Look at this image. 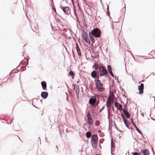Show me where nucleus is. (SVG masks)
<instances>
[{
  "instance_id": "obj_29",
  "label": "nucleus",
  "mask_w": 155,
  "mask_h": 155,
  "mask_svg": "<svg viewBox=\"0 0 155 155\" xmlns=\"http://www.w3.org/2000/svg\"><path fill=\"white\" fill-rule=\"evenodd\" d=\"M108 101H107V102L106 103V105L107 107L109 108H107V109H109V110L110 109V105L108 103Z\"/></svg>"
},
{
  "instance_id": "obj_33",
  "label": "nucleus",
  "mask_w": 155,
  "mask_h": 155,
  "mask_svg": "<svg viewBox=\"0 0 155 155\" xmlns=\"http://www.w3.org/2000/svg\"><path fill=\"white\" fill-rule=\"evenodd\" d=\"M107 113L108 114V118L110 119V113L109 111V109H107Z\"/></svg>"
},
{
  "instance_id": "obj_9",
  "label": "nucleus",
  "mask_w": 155,
  "mask_h": 155,
  "mask_svg": "<svg viewBox=\"0 0 155 155\" xmlns=\"http://www.w3.org/2000/svg\"><path fill=\"white\" fill-rule=\"evenodd\" d=\"M131 122L132 123L133 125V126L135 128L136 130L140 134L141 136H142L143 137H144V136L143 135V134L142 133L140 130L136 126L135 124L133 122V119H132L131 120Z\"/></svg>"
},
{
  "instance_id": "obj_28",
  "label": "nucleus",
  "mask_w": 155,
  "mask_h": 155,
  "mask_svg": "<svg viewBox=\"0 0 155 155\" xmlns=\"http://www.w3.org/2000/svg\"><path fill=\"white\" fill-rule=\"evenodd\" d=\"M125 115L126 116V117L127 118H129L130 117V115L129 114V113L128 112L127 114H125Z\"/></svg>"
},
{
  "instance_id": "obj_45",
  "label": "nucleus",
  "mask_w": 155,
  "mask_h": 155,
  "mask_svg": "<svg viewBox=\"0 0 155 155\" xmlns=\"http://www.w3.org/2000/svg\"><path fill=\"white\" fill-rule=\"evenodd\" d=\"M79 80H78L77 82V84H78L79 83Z\"/></svg>"
},
{
  "instance_id": "obj_6",
  "label": "nucleus",
  "mask_w": 155,
  "mask_h": 155,
  "mask_svg": "<svg viewBox=\"0 0 155 155\" xmlns=\"http://www.w3.org/2000/svg\"><path fill=\"white\" fill-rule=\"evenodd\" d=\"M89 104L92 106H94L96 102V97L95 96H93L89 100Z\"/></svg>"
},
{
  "instance_id": "obj_10",
  "label": "nucleus",
  "mask_w": 155,
  "mask_h": 155,
  "mask_svg": "<svg viewBox=\"0 0 155 155\" xmlns=\"http://www.w3.org/2000/svg\"><path fill=\"white\" fill-rule=\"evenodd\" d=\"M91 77L94 78H99V75L97 76V72L96 71H93L91 74Z\"/></svg>"
},
{
  "instance_id": "obj_59",
  "label": "nucleus",
  "mask_w": 155,
  "mask_h": 155,
  "mask_svg": "<svg viewBox=\"0 0 155 155\" xmlns=\"http://www.w3.org/2000/svg\"><path fill=\"white\" fill-rule=\"evenodd\" d=\"M27 60L28 61V59H27Z\"/></svg>"
},
{
  "instance_id": "obj_58",
  "label": "nucleus",
  "mask_w": 155,
  "mask_h": 155,
  "mask_svg": "<svg viewBox=\"0 0 155 155\" xmlns=\"http://www.w3.org/2000/svg\"><path fill=\"white\" fill-rule=\"evenodd\" d=\"M66 85L67 86V87H68L67 84H66Z\"/></svg>"
},
{
  "instance_id": "obj_16",
  "label": "nucleus",
  "mask_w": 155,
  "mask_h": 155,
  "mask_svg": "<svg viewBox=\"0 0 155 155\" xmlns=\"http://www.w3.org/2000/svg\"><path fill=\"white\" fill-rule=\"evenodd\" d=\"M143 153L144 155H150L149 150L148 149H146L144 150Z\"/></svg>"
},
{
  "instance_id": "obj_54",
  "label": "nucleus",
  "mask_w": 155,
  "mask_h": 155,
  "mask_svg": "<svg viewBox=\"0 0 155 155\" xmlns=\"http://www.w3.org/2000/svg\"><path fill=\"white\" fill-rule=\"evenodd\" d=\"M28 63H27V64H26V65H28Z\"/></svg>"
},
{
  "instance_id": "obj_48",
  "label": "nucleus",
  "mask_w": 155,
  "mask_h": 155,
  "mask_svg": "<svg viewBox=\"0 0 155 155\" xmlns=\"http://www.w3.org/2000/svg\"><path fill=\"white\" fill-rule=\"evenodd\" d=\"M151 119H152V120H155H155L154 119H153V118H151Z\"/></svg>"
},
{
  "instance_id": "obj_37",
  "label": "nucleus",
  "mask_w": 155,
  "mask_h": 155,
  "mask_svg": "<svg viewBox=\"0 0 155 155\" xmlns=\"http://www.w3.org/2000/svg\"><path fill=\"white\" fill-rule=\"evenodd\" d=\"M141 115L143 117H144V114L143 113H141Z\"/></svg>"
},
{
  "instance_id": "obj_57",
  "label": "nucleus",
  "mask_w": 155,
  "mask_h": 155,
  "mask_svg": "<svg viewBox=\"0 0 155 155\" xmlns=\"http://www.w3.org/2000/svg\"><path fill=\"white\" fill-rule=\"evenodd\" d=\"M63 126H63H63H62V127H63Z\"/></svg>"
},
{
  "instance_id": "obj_49",
  "label": "nucleus",
  "mask_w": 155,
  "mask_h": 155,
  "mask_svg": "<svg viewBox=\"0 0 155 155\" xmlns=\"http://www.w3.org/2000/svg\"><path fill=\"white\" fill-rule=\"evenodd\" d=\"M102 111V110H101H101H100L99 111V112H100H100H101Z\"/></svg>"
},
{
  "instance_id": "obj_19",
  "label": "nucleus",
  "mask_w": 155,
  "mask_h": 155,
  "mask_svg": "<svg viewBox=\"0 0 155 155\" xmlns=\"http://www.w3.org/2000/svg\"><path fill=\"white\" fill-rule=\"evenodd\" d=\"M86 136L87 138H89L91 136V134L90 132H87L86 133Z\"/></svg>"
},
{
  "instance_id": "obj_52",
  "label": "nucleus",
  "mask_w": 155,
  "mask_h": 155,
  "mask_svg": "<svg viewBox=\"0 0 155 155\" xmlns=\"http://www.w3.org/2000/svg\"><path fill=\"white\" fill-rule=\"evenodd\" d=\"M141 81L142 82H143L144 81Z\"/></svg>"
},
{
  "instance_id": "obj_18",
  "label": "nucleus",
  "mask_w": 155,
  "mask_h": 155,
  "mask_svg": "<svg viewBox=\"0 0 155 155\" xmlns=\"http://www.w3.org/2000/svg\"><path fill=\"white\" fill-rule=\"evenodd\" d=\"M107 101H108V103L110 106L113 103V101L112 100H111L110 99H109V98H108Z\"/></svg>"
},
{
  "instance_id": "obj_36",
  "label": "nucleus",
  "mask_w": 155,
  "mask_h": 155,
  "mask_svg": "<svg viewBox=\"0 0 155 155\" xmlns=\"http://www.w3.org/2000/svg\"><path fill=\"white\" fill-rule=\"evenodd\" d=\"M116 129L117 130L119 131V132H122V130H119V129L117 128V127L116 126Z\"/></svg>"
},
{
  "instance_id": "obj_1",
  "label": "nucleus",
  "mask_w": 155,
  "mask_h": 155,
  "mask_svg": "<svg viewBox=\"0 0 155 155\" xmlns=\"http://www.w3.org/2000/svg\"><path fill=\"white\" fill-rule=\"evenodd\" d=\"M95 85L98 91L102 92L104 90V88L103 87V84L100 80H97Z\"/></svg>"
},
{
  "instance_id": "obj_14",
  "label": "nucleus",
  "mask_w": 155,
  "mask_h": 155,
  "mask_svg": "<svg viewBox=\"0 0 155 155\" xmlns=\"http://www.w3.org/2000/svg\"><path fill=\"white\" fill-rule=\"evenodd\" d=\"M42 89L44 90H45L47 87L46 83L45 81H43L41 83Z\"/></svg>"
},
{
  "instance_id": "obj_24",
  "label": "nucleus",
  "mask_w": 155,
  "mask_h": 155,
  "mask_svg": "<svg viewBox=\"0 0 155 155\" xmlns=\"http://www.w3.org/2000/svg\"><path fill=\"white\" fill-rule=\"evenodd\" d=\"M113 143H114V142H113V140L112 139L111 141V148H114V146L113 144Z\"/></svg>"
},
{
  "instance_id": "obj_30",
  "label": "nucleus",
  "mask_w": 155,
  "mask_h": 155,
  "mask_svg": "<svg viewBox=\"0 0 155 155\" xmlns=\"http://www.w3.org/2000/svg\"><path fill=\"white\" fill-rule=\"evenodd\" d=\"M125 10H126L125 7L123 8L121 10V11H122V12L123 13L124 12H125Z\"/></svg>"
},
{
  "instance_id": "obj_17",
  "label": "nucleus",
  "mask_w": 155,
  "mask_h": 155,
  "mask_svg": "<svg viewBox=\"0 0 155 155\" xmlns=\"http://www.w3.org/2000/svg\"><path fill=\"white\" fill-rule=\"evenodd\" d=\"M92 143V146L95 147H96L97 145L98 141H91Z\"/></svg>"
},
{
  "instance_id": "obj_47",
  "label": "nucleus",
  "mask_w": 155,
  "mask_h": 155,
  "mask_svg": "<svg viewBox=\"0 0 155 155\" xmlns=\"http://www.w3.org/2000/svg\"><path fill=\"white\" fill-rule=\"evenodd\" d=\"M152 97L154 99V101H155V97Z\"/></svg>"
},
{
  "instance_id": "obj_34",
  "label": "nucleus",
  "mask_w": 155,
  "mask_h": 155,
  "mask_svg": "<svg viewBox=\"0 0 155 155\" xmlns=\"http://www.w3.org/2000/svg\"><path fill=\"white\" fill-rule=\"evenodd\" d=\"M61 126H58V128H59V131H60V133L61 132L60 131H61Z\"/></svg>"
},
{
  "instance_id": "obj_27",
  "label": "nucleus",
  "mask_w": 155,
  "mask_h": 155,
  "mask_svg": "<svg viewBox=\"0 0 155 155\" xmlns=\"http://www.w3.org/2000/svg\"><path fill=\"white\" fill-rule=\"evenodd\" d=\"M123 113H124V114L125 115L126 114H127V113H128V111H127V110L125 109H123Z\"/></svg>"
},
{
  "instance_id": "obj_56",
  "label": "nucleus",
  "mask_w": 155,
  "mask_h": 155,
  "mask_svg": "<svg viewBox=\"0 0 155 155\" xmlns=\"http://www.w3.org/2000/svg\"><path fill=\"white\" fill-rule=\"evenodd\" d=\"M115 79H116V76H115Z\"/></svg>"
},
{
  "instance_id": "obj_25",
  "label": "nucleus",
  "mask_w": 155,
  "mask_h": 155,
  "mask_svg": "<svg viewBox=\"0 0 155 155\" xmlns=\"http://www.w3.org/2000/svg\"><path fill=\"white\" fill-rule=\"evenodd\" d=\"M76 50H77V53L78 54L79 56H81V51H80V49H77Z\"/></svg>"
},
{
  "instance_id": "obj_32",
  "label": "nucleus",
  "mask_w": 155,
  "mask_h": 155,
  "mask_svg": "<svg viewBox=\"0 0 155 155\" xmlns=\"http://www.w3.org/2000/svg\"><path fill=\"white\" fill-rule=\"evenodd\" d=\"M76 95H77L78 98L79 92H76Z\"/></svg>"
},
{
  "instance_id": "obj_15",
  "label": "nucleus",
  "mask_w": 155,
  "mask_h": 155,
  "mask_svg": "<svg viewBox=\"0 0 155 155\" xmlns=\"http://www.w3.org/2000/svg\"><path fill=\"white\" fill-rule=\"evenodd\" d=\"M73 86L74 87V90L76 92H79V87L77 85L73 84Z\"/></svg>"
},
{
  "instance_id": "obj_35",
  "label": "nucleus",
  "mask_w": 155,
  "mask_h": 155,
  "mask_svg": "<svg viewBox=\"0 0 155 155\" xmlns=\"http://www.w3.org/2000/svg\"><path fill=\"white\" fill-rule=\"evenodd\" d=\"M133 155H139V154H138V153L136 152H135V153H133Z\"/></svg>"
},
{
  "instance_id": "obj_43",
  "label": "nucleus",
  "mask_w": 155,
  "mask_h": 155,
  "mask_svg": "<svg viewBox=\"0 0 155 155\" xmlns=\"http://www.w3.org/2000/svg\"><path fill=\"white\" fill-rule=\"evenodd\" d=\"M124 122V123L125 125L127 124V123H126V120L125 121V122Z\"/></svg>"
},
{
  "instance_id": "obj_22",
  "label": "nucleus",
  "mask_w": 155,
  "mask_h": 155,
  "mask_svg": "<svg viewBox=\"0 0 155 155\" xmlns=\"http://www.w3.org/2000/svg\"><path fill=\"white\" fill-rule=\"evenodd\" d=\"M101 68V66H100L97 64L96 63V65L95 67V70H97V69H98V70H99V69H100V68Z\"/></svg>"
},
{
  "instance_id": "obj_20",
  "label": "nucleus",
  "mask_w": 155,
  "mask_h": 155,
  "mask_svg": "<svg viewBox=\"0 0 155 155\" xmlns=\"http://www.w3.org/2000/svg\"><path fill=\"white\" fill-rule=\"evenodd\" d=\"M107 69L109 72L112 71V69L110 65H108L107 66Z\"/></svg>"
},
{
  "instance_id": "obj_7",
  "label": "nucleus",
  "mask_w": 155,
  "mask_h": 155,
  "mask_svg": "<svg viewBox=\"0 0 155 155\" xmlns=\"http://www.w3.org/2000/svg\"><path fill=\"white\" fill-rule=\"evenodd\" d=\"M114 105L115 107L117 108V110L120 111L122 110V106L119 103L117 102H114Z\"/></svg>"
},
{
  "instance_id": "obj_12",
  "label": "nucleus",
  "mask_w": 155,
  "mask_h": 155,
  "mask_svg": "<svg viewBox=\"0 0 155 155\" xmlns=\"http://www.w3.org/2000/svg\"><path fill=\"white\" fill-rule=\"evenodd\" d=\"M83 37L84 39V40L87 43L90 44V40L88 39L87 38V35L86 34H84L83 35Z\"/></svg>"
},
{
  "instance_id": "obj_44",
  "label": "nucleus",
  "mask_w": 155,
  "mask_h": 155,
  "mask_svg": "<svg viewBox=\"0 0 155 155\" xmlns=\"http://www.w3.org/2000/svg\"><path fill=\"white\" fill-rule=\"evenodd\" d=\"M152 151L153 152V155H154V154H155V153L154 152V151H153V150H152Z\"/></svg>"
},
{
  "instance_id": "obj_41",
  "label": "nucleus",
  "mask_w": 155,
  "mask_h": 155,
  "mask_svg": "<svg viewBox=\"0 0 155 155\" xmlns=\"http://www.w3.org/2000/svg\"><path fill=\"white\" fill-rule=\"evenodd\" d=\"M76 50L77 49H80L79 46H77V47H76Z\"/></svg>"
},
{
  "instance_id": "obj_55",
  "label": "nucleus",
  "mask_w": 155,
  "mask_h": 155,
  "mask_svg": "<svg viewBox=\"0 0 155 155\" xmlns=\"http://www.w3.org/2000/svg\"><path fill=\"white\" fill-rule=\"evenodd\" d=\"M56 148H57V149L58 150V147H57V146L56 147Z\"/></svg>"
},
{
  "instance_id": "obj_13",
  "label": "nucleus",
  "mask_w": 155,
  "mask_h": 155,
  "mask_svg": "<svg viewBox=\"0 0 155 155\" xmlns=\"http://www.w3.org/2000/svg\"><path fill=\"white\" fill-rule=\"evenodd\" d=\"M98 137L96 135H94L92 136L91 141H98Z\"/></svg>"
},
{
  "instance_id": "obj_50",
  "label": "nucleus",
  "mask_w": 155,
  "mask_h": 155,
  "mask_svg": "<svg viewBox=\"0 0 155 155\" xmlns=\"http://www.w3.org/2000/svg\"><path fill=\"white\" fill-rule=\"evenodd\" d=\"M129 52H130V53H131V54H132V53L130 52V51H129ZM132 55V56H133V55Z\"/></svg>"
},
{
  "instance_id": "obj_21",
  "label": "nucleus",
  "mask_w": 155,
  "mask_h": 155,
  "mask_svg": "<svg viewBox=\"0 0 155 155\" xmlns=\"http://www.w3.org/2000/svg\"><path fill=\"white\" fill-rule=\"evenodd\" d=\"M89 36H90V40H91V41L92 42L93 44H94L95 41L94 40V38L93 37L91 36V35L90 34H89Z\"/></svg>"
},
{
  "instance_id": "obj_40",
  "label": "nucleus",
  "mask_w": 155,
  "mask_h": 155,
  "mask_svg": "<svg viewBox=\"0 0 155 155\" xmlns=\"http://www.w3.org/2000/svg\"><path fill=\"white\" fill-rule=\"evenodd\" d=\"M125 126H126L128 128H129V126H128V125L127 124H126L125 125Z\"/></svg>"
},
{
  "instance_id": "obj_46",
  "label": "nucleus",
  "mask_w": 155,
  "mask_h": 155,
  "mask_svg": "<svg viewBox=\"0 0 155 155\" xmlns=\"http://www.w3.org/2000/svg\"><path fill=\"white\" fill-rule=\"evenodd\" d=\"M107 10L108 11V12H109V7H107Z\"/></svg>"
},
{
  "instance_id": "obj_31",
  "label": "nucleus",
  "mask_w": 155,
  "mask_h": 155,
  "mask_svg": "<svg viewBox=\"0 0 155 155\" xmlns=\"http://www.w3.org/2000/svg\"><path fill=\"white\" fill-rule=\"evenodd\" d=\"M109 72V74H110V75L112 77H114V74H113V72H112V71H110V72Z\"/></svg>"
},
{
  "instance_id": "obj_5",
  "label": "nucleus",
  "mask_w": 155,
  "mask_h": 155,
  "mask_svg": "<svg viewBox=\"0 0 155 155\" xmlns=\"http://www.w3.org/2000/svg\"><path fill=\"white\" fill-rule=\"evenodd\" d=\"M87 117L88 121V124L90 125L92 124H93V121L91 117V114L89 111H88L87 113Z\"/></svg>"
},
{
  "instance_id": "obj_51",
  "label": "nucleus",
  "mask_w": 155,
  "mask_h": 155,
  "mask_svg": "<svg viewBox=\"0 0 155 155\" xmlns=\"http://www.w3.org/2000/svg\"><path fill=\"white\" fill-rule=\"evenodd\" d=\"M99 146H100V147L101 148V146L100 145H99Z\"/></svg>"
},
{
  "instance_id": "obj_39",
  "label": "nucleus",
  "mask_w": 155,
  "mask_h": 155,
  "mask_svg": "<svg viewBox=\"0 0 155 155\" xmlns=\"http://www.w3.org/2000/svg\"><path fill=\"white\" fill-rule=\"evenodd\" d=\"M104 106L102 107L101 108V110H102L104 108Z\"/></svg>"
},
{
  "instance_id": "obj_4",
  "label": "nucleus",
  "mask_w": 155,
  "mask_h": 155,
  "mask_svg": "<svg viewBox=\"0 0 155 155\" xmlns=\"http://www.w3.org/2000/svg\"><path fill=\"white\" fill-rule=\"evenodd\" d=\"M60 8L62 10L63 12L67 15H69L71 13V11L68 7H62L60 6Z\"/></svg>"
},
{
  "instance_id": "obj_11",
  "label": "nucleus",
  "mask_w": 155,
  "mask_h": 155,
  "mask_svg": "<svg viewBox=\"0 0 155 155\" xmlns=\"http://www.w3.org/2000/svg\"><path fill=\"white\" fill-rule=\"evenodd\" d=\"M48 95V93L47 92H43L41 94V96L43 98L45 99H46Z\"/></svg>"
},
{
  "instance_id": "obj_42",
  "label": "nucleus",
  "mask_w": 155,
  "mask_h": 155,
  "mask_svg": "<svg viewBox=\"0 0 155 155\" xmlns=\"http://www.w3.org/2000/svg\"><path fill=\"white\" fill-rule=\"evenodd\" d=\"M76 47H77L78 46V44L77 43H76Z\"/></svg>"
},
{
  "instance_id": "obj_3",
  "label": "nucleus",
  "mask_w": 155,
  "mask_h": 155,
  "mask_svg": "<svg viewBox=\"0 0 155 155\" xmlns=\"http://www.w3.org/2000/svg\"><path fill=\"white\" fill-rule=\"evenodd\" d=\"M99 71L101 77L104 76L108 74L107 70L103 66H101V68L99 69Z\"/></svg>"
},
{
  "instance_id": "obj_26",
  "label": "nucleus",
  "mask_w": 155,
  "mask_h": 155,
  "mask_svg": "<svg viewBox=\"0 0 155 155\" xmlns=\"http://www.w3.org/2000/svg\"><path fill=\"white\" fill-rule=\"evenodd\" d=\"M121 116L124 122H125V121L126 120L125 117L123 115V114H121Z\"/></svg>"
},
{
  "instance_id": "obj_53",
  "label": "nucleus",
  "mask_w": 155,
  "mask_h": 155,
  "mask_svg": "<svg viewBox=\"0 0 155 155\" xmlns=\"http://www.w3.org/2000/svg\"><path fill=\"white\" fill-rule=\"evenodd\" d=\"M119 138L120 139V136Z\"/></svg>"
},
{
  "instance_id": "obj_38",
  "label": "nucleus",
  "mask_w": 155,
  "mask_h": 155,
  "mask_svg": "<svg viewBox=\"0 0 155 155\" xmlns=\"http://www.w3.org/2000/svg\"><path fill=\"white\" fill-rule=\"evenodd\" d=\"M96 65V63H95L94 64L92 67V68H94V67L95 68V66Z\"/></svg>"
},
{
  "instance_id": "obj_8",
  "label": "nucleus",
  "mask_w": 155,
  "mask_h": 155,
  "mask_svg": "<svg viewBox=\"0 0 155 155\" xmlns=\"http://www.w3.org/2000/svg\"><path fill=\"white\" fill-rule=\"evenodd\" d=\"M138 88L139 91V94H142L143 93L144 89V84L141 83L140 86H138Z\"/></svg>"
},
{
  "instance_id": "obj_23",
  "label": "nucleus",
  "mask_w": 155,
  "mask_h": 155,
  "mask_svg": "<svg viewBox=\"0 0 155 155\" xmlns=\"http://www.w3.org/2000/svg\"><path fill=\"white\" fill-rule=\"evenodd\" d=\"M69 75L72 77H74V72L72 71H70L69 72Z\"/></svg>"
},
{
  "instance_id": "obj_2",
  "label": "nucleus",
  "mask_w": 155,
  "mask_h": 155,
  "mask_svg": "<svg viewBox=\"0 0 155 155\" xmlns=\"http://www.w3.org/2000/svg\"><path fill=\"white\" fill-rule=\"evenodd\" d=\"M91 34L95 38H98L101 36V32L98 28H96L93 30L91 32Z\"/></svg>"
}]
</instances>
